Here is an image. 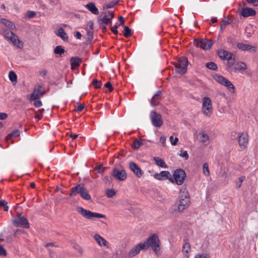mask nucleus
Wrapping results in <instances>:
<instances>
[{"mask_svg": "<svg viewBox=\"0 0 258 258\" xmlns=\"http://www.w3.org/2000/svg\"><path fill=\"white\" fill-rule=\"evenodd\" d=\"M145 249L151 247L152 250L157 254L161 253V242L157 234L151 235L143 243Z\"/></svg>", "mask_w": 258, "mask_h": 258, "instance_id": "obj_1", "label": "nucleus"}, {"mask_svg": "<svg viewBox=\"0 0 258 258\" xmlns=\"http://www.w3.org/2000/svg\"><path fill=\"white\" fill-rule=\"evenodd\" d=\"M179 199V204L177 206V210L179 212H182L188 208L190 203L189 197L187 191L184 190L181 191Z\"/></svg>", "mask_w": 258, "mask_h": 258, "instance_id": "obj_2", "label": "nucleus"}, {"mask_svg": "<svg viewBox=\"0 0 258 258\" xmlns=\"http://www.w3.org/2000/svg\"><path fill=\"white\" fill-rule=\"evenodd\" d=\"M188 64V59L186 57H179L177 62L173 63L175 71L180 74H184L187 72V68Z\"/></svg>", "mask_w": 258, "mask_h": 258, "instance_id": "obj_3", "label": "nucleus"}, {"mask_svg": "<svg viewBox=\"0 0 258 258\" xmlns=\"http://www.w3.org/2000/svg\"><path fill=\"white\" fill-rule=\"evenodd\" d=\"M186 177L185 171L181 168L176 169L173 173V177L171 176L169 181L172 183H176L177 185H181Z\"/></svg>", "mask_w": 258, "mask_h": 258, "instance_id": "obj_4", "label": "nucleus"}, {"mask_svg": "<svg viewBox=\"0 0 258 258\" xmlns=\"http://www.w3.org/2000/svg\"><path fill=\"white\" fill-rule=\"evenodd\" d=\"M13 225L16 227L29 228L30 225L27 219L20 213H17L16 216L12 219Z\"/></svg>", "mask_w": 258, "mask_h": 258, "instance_id": "obj_5", "label": "nucleus"}, {"mask_svg": "<svg viewBox=\"0 0 258 258\" xmlns=\"http://www.w3.org/2000/svg\"><path fill=\"white\" fill-rule=\"evenodd\" d=\"M77 211L81 214L84 218L88 219H92L93 218H104L106 217L105 215L92 212L90 211L87 210L81 207H78L77 208Z\"/></svg>", "mask_w": 258, "mask_h": 258, "instance_id": "obj_6", "label": "nucleus"}, {"mask_svg": "<svg viewBox=\"0 0 258 258\" xmlns=\"http://www.w3.org/2000/svg\"><path fill=\"white\" fill-rule=\"evenodd\" d=\"M150 116L151 122L154 126L160 127L163 125V119L160 114L153 110L150 112Z\"/></svg>", "mask_w": 258, "mask_h": 258, "instance_id": "obj_7", "label": "nucleus"}, {"mask_svg": "<svg viewBox=\"0 0 258 258\" xmlns=\"http://www.w3.org/2000/svg\"><path fill=\"white\" fill-rule=\"evenodd\" d=\"M202 109L204 113L207 116H210L212 113V100L208 97L203 98Z\"/></svg>", "mask_w": 258, "mask_h": 258, "instance_id": "obj_8", "label": "nucleus"}, {"mask_svg": "<svg viewBox=\"0 0 258 258\" xmlns=\"http://www.w3.org/2000/svg\"><path fill=\"white\" fill-rule=\"evenodd\" d=\"M111 175L117 180L123 181L127 177V174L125 170H118L114 168L112 171Z\"/></svg>", "mask_w": 258, "mask_h": 258, "instance_id": "obj_9", "label": "nucleus"}, {"mask_svg": "<svg viewBox=\"0 0 258 258\" xmlns=\"http://www.w3.org/2000/svg\"><path fill=\"white\" fill-rule=\"evenodd\" d=\"M239 146L241 149H245L248 143V135L247 133L243 132L238 137Z\"/></svg>", "mask_w": 258, "mask_h": 258, "instance_id": "obj_10", "label": "nucleus"}, {"mask_svg": "<svg viewBox=\"0 0 258 258\" xmlns=\"http://www.w3.org/2000/svg\"><path fill=\"white\" fill-rule=\"evenodd\" d=\"M239 14L243 18L254 16L256 15V11L252 8L249 7H243L239 11Z\"/></svg>", "mask_w": 258, "mask_h": 258, "instance_id": "obj_11", "label": "nucleus"}, {"mask_svg": "<svg viewBox=\"0 0 258 258\" xmlns=\"http://www.w3.org/2000/svg\"><path fill=\"white\" fill-rule=\"evenodd\" d=\"M129 167L138 177H141L144 174V172L141 169L137 164L134 162H131L129 164Z\"/></svg>", "mask_w": 258, "mask_h": 258, "instance_id": "obj_12", "label": "nucleus"}, {"mask_svg": "<svg viewBox=\"0 0 258 258\" xmlns=\"http://www.w3.org/2000/svg\"><path fill=\"white\" fill-rule=\"evenodd\" d=\"M171 175L168 171H162L160 173H156L154 175V177L159 180L169 179L171 178Z\"/></svg>", "mask_w": 258, "mask_h": 258, "instance_id": "obj_13", "label": "nucleus"}, {"mask_svg": "<svg viewBox=\"0 0 258 258\" xmlns=\"http://www.w3.org/2000/svg\"><path fill=\"white\" fill-rule=\"evenodd\" d=\"M141 249H145L143 243H140L131 249L128 252V256L131 258L135 256L140 252Z\"/></svg>", "mask_w": 258, "mask_h": 258, "instance_id": "obj_14", "label": "nucleus"}, {"mask_svg": "<svg viewBox=\"0 0 258 258\" xmlns=\"http://www.w3.org/2000/svg\"><path fill=\"white\" fill-rule=\"evenodd\" d=\"M84 186V184L80 183L77 184L76 186L74 187H73L71 188V191L69 194L70 196L74 197L76 196L77 194H80L81 192L83 189Z\"/></svg>", "mask_w": 258, "mask_h": 258, "instance_id": "obj_15", "label": "nucleus"}, {"mask_svg": "<svg viewBox=\"0 0 258 258\" xmlns=\"http://www.w3.org/2000/svg\"><path fill=\"white\" fill-rule=\"evenodd\" d=\"M237 47L239 49L241 50H249L252 52H255L256 51V48L255 47L242 43H238L237 44Z\"/></svg>", "mask_w": 258, "mask_h": 258, "instance_id": "obj_16", "label": "nucleus"}, {"mask_svg": "<svg viewBox=\"0 0 258 258\" xmlns=\"http://www.w3.org/2000/svg\"><path fill=\"white\" fill-rule=\"evenodd\" d=\"M10 41L12 42L13 44L19 48H22L23 47V43L21 41L18 36L15 34H14L13 37H10Z\"/></svg>", "mask_w": 258, "mask_h": 258, "instance_id": "obj_17", "label": "nucleus"}, {"mask_svg": "<svg viewBox=\"0 0 258 258\" xmlns=\"http://www.w3.org/2000/svg\"><path fill=\"white\" fill-rule=\"evenodd\" d=\"M219 57L223 60L231 59L233 56V54L227 51L221 50L218 51Z\"/></svg>", "mask_w": 258, "mask_h": 258, "instance_id": "obj_18", "label": "nucleus"}, {"mask_svg": "<svg viewBox=\"0 0 258 258\" xmlns=\"http://www.w3.org/2000/svg\"><path fill=\"white\" fill-rule=\"evenodd\" d=\"M99 21L106 25L111 24L112 23V19L108 18L107 12H102L101 13L99 16Z\"/></svg>", "mask_w": 258, "mask_h": 258, "instance_id": "obj_19", "label": "nucleus"}, {"mask_svg": "<svg viewBox=\"0 0 258 258\" xmlns=\"http://www.w3.org/2000/svg\"><path fill=\"white\" fill-rule=\"evenodd\" d=\"M81 62V58L78 56H73L71 58L70 63L72 68L78 67Z\"/></svg>", "mask_w": 258, "mask_h": 258, "instance_id": "obj_20", "label": "nucleus"}, {"mask_svg": "<svg viewBox=\"0 0 258 258\" xmlns=\"http://www.w3.org/2000/svg\"><path fill=\"white\" fill-rule=\"evenodd\" d=\"M94 238L99 245L105 246H107L108 242L99 234H96L94 236Z\"/></svg>", "mask_w": 258, "mask_h": 258, "instance_id": "obj_21", "label": "nucleus"}, {"mask_svg": "<svg viewBox=\"0 0 258 258\" xmlns=\"http://www.w3.org/2000/svg\"><path fill=\"white\" fill-rule=\"evenodd\" d=\"M182 252L185 258H188V253L191 250L190 244L189 242H185L182 246Z\"/></svg>", "mask_w": 258, "mask_h": 258, "instance_id": "obj_22", "label": "nucleus"}, {"mask_svg": "<svg viewBox=\"0 0 258 258\" xmlns=\"http://www.w3.org/2000/svg\"><path fill=\"white\" fill-rule=\"evenodd\" d=\"M55 34L56 35L60 37L63 41H68L69 38L68 35L62 28H59Z\"/></svg>", "mask_w": 258, "mask_h": 258, "instance_id": "obj_23", "label": "nucleus"}, {"mask_svg": "<svg viewBox=\"0 0 258 258\" xmlns=\"http://www.w3.org/2000/svg\"><path fill=\"white\" fill-rule=\"evenodd\" d=\"M86 8L91 13L95 15H98L99 12L98 8L96 7L94 3L90 2L86 5Z\"/></svg>", "mask_w": 258, "mask_h": 258, "instance_id": "obj_24", "label": "nucleus"}, {"mask_svg": "<svg viewBox=\"0 0 258 258\" xmlns=\"http://www.w3.org/2000/svg\"><path fill=\"white\" fill-rule=\"evenodd\" d=\"M222 85L226 87L227 89L231 92L234 93L235 90V87L232 84V83L228 79H226V80L224 82V83Z\"/></svg>", "mask_w": 258, "mask_h": 258, "instance_id": "obj_25", "label": "nucleus"}, {"mask_svg": "<svg viewBox=\"0 0 258 258\" xmlns=\"http://www.w3.org/2000/svg\"><path fill=\"white\" fill-rule=\"evenodd\" d=\"M20 132L18 130H15L9 134L6 137L5 140L8 141L11 139L13 137H17L20 136Z\"/></svg>", "mask_w": 258, "mask_h": 258, "instance_id": "obj_26", "label": "nucleus"}, {"mask_svg": "<svg viewBox=\"0 0 258 258\" xmlns=\"http://www.w3.org/2000/svg\"><path fill=\"white\" fill-rule=\"evenodd\" d=\"M153 160L158 166L163 168H166L167 167L164 161L160 158L155 157L153 158Z\"/></svg>", "mask_w": 258, "mask_h": 258, "instance_id": "obj_27", "label": "nucleus"}, {"mask_svg": "<svg viewBox=\"0 0 258 258\" xmlns=\"http://www.w3.org/2000/svg\"><path fill=\"white\" fill-rule=\"evenodd\" d=\"M80 196L84 199L86 200H90L91 199V197L90 195L88 194V191L84 186L83 189L81 192V194H80Z\"/></svg>", "mask_w": 258, "mask_h": 258, "instance_id": "obj_28", "label": "nucleus"}, {"mask_svg": "<svg viewBox=\"0 0 258 258\" xmlns=\"http://www.w3.org/2000/svg\"><path fill=\"white\" fill-rule=\"evenodd\" d=\"M203 49L204 50H208L209 49L212 45L213 43V41L211 40H208V39H203Z\"/></svg>", "mask_w": 258, "mask_h": 258, "instance_id": "obj_29", "label": "nucleus"}, {"mask_svg": "<svg viewBox=\"0 0 258 258\" xmlns=\"http://www.w3.org/2000/svg\"><path fill=\"white\" fill-rule=\"evenodd\" d=\"M53 52L55 54H58L60 56L65 52V49L61 45H57L54 49Z\"/></svg>", "mask_w": 258, "mask_h": 258, "instance_id": "obj_30", "label": "nucleus"}, {"mask_svg": "<svg viewBox=\"0 0 258 258\" xmlns=\"http://www.w3.org/2000/svg\"><path fill=\"white\" fill-rule=\"evenodd\" d=\"M161 99V96H153L150 100V104L152 106H155L159 104Z\"/></svg>", "mask_w": 258, "mask_h": 258, "instance_id": "obj_31", "label": "nucleus"}, {"mask_svg": "<svg viewBox=\"0 0 258 258\" xmlns=\"http://www.w3.org/2000/svg\"><path fill=\"white\" fill-rule=\"evenodd\" d=\"M227 60V67L226 70L228 72L231 73L234 71V68L233 67V65L235 62L234 58H233L232 57L231 59H228Z\"/></svg>", "mask_w": 258, "mask_h": 258, "instance_id": "obj_32", "label": "nucleus"}, {"mask_svg": "<svg viewBox=\"0 0 258 258\" xmlns=\"http://www.w3.org/2000/svg\"><path fill=\"white\" fill-rule=\"evenodd\" d=\"M1 22L10 29H12L13 26H15L14 24L12 22L5 18L1 19Z\"/></svg>", "mask_w": 258, "mask_h": 258, "instance_id": "obj_33", "label": "nucleus"}, {"mask_svg": "<svg viewBox=\"0 0 258 258\" xmlns=\"http://www.w3.org/2000/svg\"><path fill=\"white\" fill-rule=\"evenodd\" d=\"M142 145H143V142L141 140H138L137 139H135L134 140V142H133V143L132 145V147L135 150H138L140 148V147Z\"/></svg>", "mask_w": 258, "mask_h": 258, "instance_id": "obj_34", "label": "nucleus"}, {"mask_svg": "<svg viewBox=\"0 0 258 258\" xmlns=\"http://www.w3.org/2000/svg\"><path fill=\"white\" fill-rule=\"evenodd\" d=\"M246 69V65L244 62H240L237 63L234 67V71H242Z\"/></svg>", "mask_w": 258, "mask_h": 258, "instance_id": "obj_35", "label": "nucleus"}, {"mask_svg": "<svg viewBox=\"0 0 258 258\" xmlns=\"http://www.w3.org/2000/svg\"><path fill=\"white\" fill-rule=\"evenodd\" d=\"M206 66L210 70L217 71L218 68L217 65L214 62H209L206 64Z\"/></svg>", "mask_w": 258, "mask_h": 258, "instance_id": "obj_36", "label": "nucleus"}, {"mask_svg": "<svg viewBox=\"0 0 258 258\" xmlns=\"http://www.w3.org/2000/svg\"><path fill=\"white\" fill-rule=\"evenodd\" d=\"M231 23L232 21L229 18L227 19V20H223L222 21V23L220 26V32L223 31V29L225 28L226 25H227L228 24H230Z\"/></svg>", "mask_w": 258, "mask_h": 258, "instance_id": "obj_37", "label": "nucleus"}, {"mask_svg": "<svg viewBox=\"0 0 258 258\" xmlns=\"http://www.w3.org/2000/svg\"><path fill=\"white\" fill-rule=\"evenodd\" d=\"M215 80L221 84L222 85L224 83V82L226 80V78L222 76L219 75H215L214 76Z\"/></svg>", "mask_w": 258, "mask_h": 258, "instance_id": "obj_38", "label": "nucleus"}, {"mask_svg": "<svg viewBox=\"0 0 258 258\" xmlns=\"http://www.w3.org/2000/svg\"><path fill=\"white\" fill-rule=\"evenodd\" d=\"M123 35L126 38H128L132 35V33L131 29L127 26H125L124 27Z\"/></svg>", "mask_w": 258, "mask_h": 258, "instance_id": "obj_39", "label": "nucleus"}, {"mask_svg": "<svg viewBox=\"0 0 258 258\" xmlns=\"http://www.w3.org/2000/svg\"><path fill=\"white\" fill-rule=\"evenodd\" d=\"M9 79L12 82H17V76L16 74L13 71H11L9 74Z\"/></svg>", "mask_w": 258, "mask_h": 258, "instance_id": "obj_40", "label": "nucleus"}, {"mask_svg": "<svg viewBox=\"0 0 258 258\" xmlns=\"http://www.w3.org/2000/svg\"><path fill=\"white\" fill-rule=\"evenodd\" d=\"M45 92H42V93H35L34 92L31 95V100H35L37 99L40 98L41 96L45 94Z\"/></svg>", "mask_w": 258, "mask_h": 258, "instance_id": "obj_41", "label": "nucleus"}, {"mask_svg": "<svg viewBox=\"0 0 258 258\" xmlns=\"http://www.w3.org/2000/svg\"><path fill=\"white\" fill-rule=\"evenodd\" d=\"M3 33L5 37L9 40H10V37H13L14 34L12 31L7 29L4 30Z\"/></svg>", "mask_w": 258, "mask_h": 258, "instance_id": "obj_42", "label": "nucleus"}, {"mask_svg": "<svg viewBox=\"0 0 258 258\" xmlns=\"http://www.w3.org/2000/svg\"><path fill=\"white\" fill-rule=\"evenodd\" d=\"M87 40L90 42L93 38V30H87Z\"/></svg>", "mask_w": 258, "mask_h": 258, "instance_id": "obj_43", "label": "nucleus"}, {"mask_svg": "<svg viewBox=\"0 0 258 258\" xmlns=\"http://www.w3.org/2000/svg\"><path fill=\"white\" fill-rule=\"evenodd\" d=\"M203 173L206 176H209L210 175L209 165L207 163H205L203 164Z\"/></svg>", "mask_w": 258, "mask_h": 258, "instance_id": "obj_44", "label": "nucleus"}, {"mask_svg": "<svg viewBox=\"0 0 258 258\" xmlns=\"http://www.w3.org/2000/svg\"><path fill=\"white\" fill-rule=\"evenodd\" d=\"M8 202L5 200L0 201V208H4V211H8L9 210V207L7 206Z\"/></svg>", "mask_w": 258, "mask_h": 258, "instance_id": "obj_45", "label": "nucleus"}, {"mask_svg": "<svg viewBox=\"0 0 258 258\" xmlns=\"http://www.w3.org/2000/svg\"><path fill=\"white\" fill-rule=\"evenodd\" d=\"M115 193V191L113 189H107L106 190V195L108 198H112Z\"/></svg>", "mask_w": 258, "mask_h": 258, "instance_id": "obj_46", "label": "nucleus"}, {"mask_svg": "<svg viewBox=\"0 0 258 258\" xmlns=\"http://www.w3.org/2000/svg\"><path fill=\"white\" fill-rule=\"evenodd\" d=\"M227 42L231 47H234L236 43L235 39L231 36L227 38Z\"/></svg>", "mask_w": 258, "mask_h": 258, "instance_id": "obj_47", "label": "nucleus"}, {"mask_svg": "<svg viewBox=\"0 0 258 258\" xmlns=\"http://www.w3.org/2000/svg\"><path fill=\"white\" fill-rule=\"evenodd\" d=\"M92 83L96 89L100 88L102 84L101 81H99L97 79H94Z\"/></svg>", "mask_w": 258, "mask_h": 258, "instance_id": "obj_48", "label": "nucleus"}, {"mask_svg": "<svg viewBox=\"0 0 258 258\" xmlns=\"http://www.w3.org/2000/svg\"><path fill=\"white\" fill-rule=\"evenodd\" d=\"M116 5V3L114 2L113 1H111L110 3L105 5L103 6V9H108L113 8L114 6Z\"/></svg>", "mask_w": 258, "mask_h": 258, "instance_id": "obj_49", "label": "nucleus"}, {"mask_svg": "<svg viewBox=\"0 0 258 258\" xmlns=\"http://www.w3.org/2000/svg\"><path fill=\"white\" fill-rule=\"evenodd\" d=\"M244 179H245V176H241V177H239L238 181L236 182V187L237 189L241 187L242 182L244 180Z\"/></svg>", "mask_w": 258, "mask_h": 258, "instance_id": "obj_50", "label": "nucleus"}, {"mask_svg": "<svg viewBox=\"0 0 258 258\" xmlns=\"http://www.w3.org/2000/svg\"><path fill=\"white\" fill-rule=\"evenodd\" d=\"M7 255V250L2 245L0 244V256H6Z\"/></svg>", "mask_w": 258, "mask_h": 258, "instance_id": "obj_51", "label": "nucleus"}, {"mask_svg": "<svg viewBox=\"0 0 258 258\" xmlns=\"http://www.w3.org/2000/svg\"><path fill=\"white\" fill-rule=\"evenodd\" d=\"M38 111L39 112V114L36 113L35 117L36 118H37L38 120H40L42 117V114L43 113V112L44 111V109L42 108V109H39L38 110Z\"/></svg>", "mask_w": 258, "mask_h": 258, "instance_id": "obj_52", "label": "nucleus"}, {"mask_svg": "<svg viewBox=\"0 0 258 258\" xmlns=\"http://www.w3.org/2000/svg\"><path fill=\"white\" fill-rule=\"evenodd\" d=\"M194 258H210V256L207 253H203L202 254H197Z\"/></svg>", "mask_w": 258, "mask_h": 258, "instance_id": "obj_53", "label": "nucleus"}, {"mask_svg": "<svg viewBox=\"0 0 258 258\" xmlns=\"http://www.w3.org/2000/svg\"><path fill=\"white\" fill-rule=\"evenodd\" d=\"M104 86L108 89V91L109 92H111L113 90V87L110 82H107V83H106L104 85Z\"/></svg>", "mask_w": 258, "mask_h": 258, "instance_id": "obj_54", "label": "nucleus"}, {"mask_svg": "<svg viewBox=\"0 0 258 258\" xmlns=\"http://www.w3.org/2000/svg\"><path fill=\"white\" fill-rule=\"evenodd\" d=\"M25 233V231L23 229H17L15 232H14V236L15 237H16L18 235H20V234H24Z\"/></svg>", "mask_w": 258, "mask_h": 258, "instance_id": "obj_55", "label": "nucleus"}, {"mask_svg": "<svg viewBox=\"0 0 258 258\" xmlns=\"http://www.w3.org/2000/svg\"><path fill=\"white\" fill-rule=\"evenodd\" d=\"M105 169V167H102V166L100 165L96 168L95 170L96 171L97 173H102L104 172Z\"/></svg>", "mask_w": 258, "mask_h": 258, "instance_id": "obj_56", "label": "nucleus"}, {"mask_svg": "<svg viewBox=\"0 0 258 258\" xmlns=\"http://www.w3.org/2000/svg\"><path fill=\"white\" fill-rule=\"evenodd\" d=\"M174 139L173 136H171L169 138V139L171 141V143L172 145H176L178 141V138H175L174 141H173V139Z\"/></svg>", "mask_w": 258, "mask_h": 258, "instance_id": "obj_57", "label": "nucleus"}, {"mask_svg": "<svg viewBox=\"0 0 258 258\" xmlns=\"http://www.w3.org/2000/svg\"><path fill=\"white\" fill-rule=\"evenodd\" d=\"M118 27V25H115L111 27V31L115 35H117L118 33V31L117 30Z\"/></svg>", "mask_w": 258, "mask_h": 258, "instance_id": "obj_58", "label": "nucleus"}, {"mask_svg": "<svg viewBox=\"0 0 258 258\" xmlns=\"http://www.w3.org/2000/svg\"><path fill=\"white\" fill-rule=\"evenodd\" d=\"M246 2L250 4H252L254 6H258V0H246Z\"/></svg>", "mask_w": 258, "mask_h": 258, "instance_id": "obj_59", "label": "nucleus"}, {"mask_svg": "<svg viewBox=\"0 0 258 258\" xmlns=\"http://www.w3.org/2000/svg\"><path fill=\"white\" fill-rule=\"evenodd\" d=\"M195 45L197 47H199V48H203V39L202 40H198L197 41L196 43H195Z\"/></svg>", "mask_w": 258, "mask_h": 258, "instance_id": "obj_60", "label": "nucleus"}, {"mask_svg": "<svg viewBox=\"0 0 258 258\" xmlns=\"http://www.w3.org/2000/svg\"><path fill=\"white\" fill-rule=\"evenodd\" d=\"M179 156L180 157L185 158V159L186 160L188 159L189 158L188 154L187 151H185L183 152L182 153L180 154Z\"/></svg>", "mask_w": 258, "mask_h": 258, "instance_id": "obj_61", "label": "nucleus"}, {"mask_svg": "<svg viewBox=\"0 0 258 258\" xmlns=\"http://www.w3.org/2000/svg\"><path fill=\"white\" fill-rule=\"evenodd\" d=\"M108 18L112 19L114 17V12L111 11H108L106 12Z\"/></svg>", "mask_w": 258, "mask_h": 258, "instance_id": "obj_62", "label": "nucleus"}, {"mask_svg": "<svg viewBox=\"0 0 258 258\" xmlns=\"http://www.w3.org/2000/svg\"><path fill=\"white\" fill-rule=\"evenodd\" d=\"M8 116V115L6 113L0 112V120L6 119Z\"/></svg>", "mask_w": 258, "mask_h": 258, "instance_id": "obj_63", "label": "nucleus"}, {"mask_svg": "<svg viewBox=\"0 0 258 258\" xmlns=\"http://www.w3.org/2000/svg\"><path fill=\"white\" fill-rule=\"evenodd\" d=\"M34 105L36 107H39L42 105V102L40 100H35L34 102Z\"/></svg>", "mask_w": 258, "mask_h": 258, "instance_id": "obj_64", "label": "nucleus"}]
</instances>
